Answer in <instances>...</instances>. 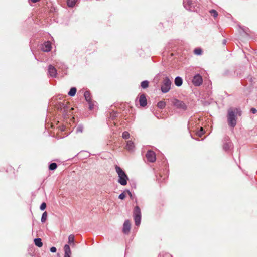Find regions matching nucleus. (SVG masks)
Segmentation results:
<instances>
[{"mask_svg":"<svg viewBox=\"0 0 257 257\" xmlns=\"http://www.w3.org/2000/svg\"><path fill=\"white\" fill-rule=\"evenodd\" d=\"M115 170L118 175L119 179L118 181L119 183L121 185H126L127 184V180L128 179L127 175L122 169L118 166H116Z\"/></svg>","mask_w":257,"mask_h":257,"instance_id":"f03ea898","label":"nucleus"},{"mask_svg":"<svg viewBox=\"0 0 257 257\" xmlns=\"http://www.w3.org/2000/svg\"><path fill=\"white\" fill-rule=\"evenodd\" d=\"M141 216H134V220L135 222V224L137 226L140 225L141 222Z\"/></svg>","mask_w":257,"mask_h":257,"instance_id":"aec40b11","label":"nucleus"},{"mask_svg":"<svg viewBox=\"0 0 257 257\" xmlns=\"http://www.w3.org/2000/svg\"><path fill=\"white\" fill-rule=\"evenodd\" d=\"M146 157L148 160V161L150 162H154L156 161V154L152 151H148L146 154Z\"/></svg>","mask_w":257,"mask_h":257,"instance_id":"39448f33","label":"nucleus"},{"mask_svg":"<svg viewBox=\"0 0 257 257\" xmlns=\"http://www.w3.org/2000/svg\"><path fill=\"white\" fill-rule=\"evenodd\" d=\"M64 249L65 252L64 257H70L71 251L69 246L67 244L65 245Z\"/></svg>","mask_w":257,"mask_h":257,"instance_id":"9b49d317","label":"nucleus"},{"mask_svg":"<svg viewBox=\"0 0 257 257\" xmlns=\"http://www.w3.org/2000/svg\"><path fill=\"white\" fill-rule=\"evenodd\" d=\"M131 229V223L128 220H125L123 223V232L125 234H128L130 232Z\"/></svg>","mask_w":257,"mask_h":257,"instance_id":"0eeeda50","label":"nucleus"},{"mask_svg":"<svg viewBox=\"0 0 257 257\" xmlns=\"http://www.w3.org/2000/svg\"><path fill=\"white\" fill-rule=\"evenodd\" d=\"M194 53L196 55H200L202 53V50L200 48H196L194 49Z\"/></svg>","mask_w":257,"mask_h":257,"instance_id":"cd10ccee","label":"nucleus"},{"mask_svg":"<svg viewBox=\"0 0 257 257\" xmlns=\"http://www.w3.org/2000/svg\"><path fill=\"white\" fill-rule=\"evenodd\" d=\"M40 0H31V1L33 2V3H36L37 2H39L40 1Z\"/></svg>","mask_w":257,"mask_h":257,"instance_id":"4c0bfd02","label":"nucleus"},{"mask_svg":"<svg viewBox=\"0 0 257 257\" xmlns=\"http://www.w3.org/2000/svg\"><path fill=\"white\" fill-rule=\"evenodd\" d=\"M202 82V77L199 74L195 75L192 79V83L196 86H200Z\"/></svg>","mask_w":257,"mask_h":257,"instance_id":"423d86ee","label":"nucleus"},{"mask_svg":"<svg viewBox=\"0 0 257 257\" xmlns=\"http://www.w3.org/2000/svg\"><path fill=\"white\" fill-rule=\"evenodd\" d=\"M75 236L73 234H71L68 237V243L71 244L72 246H75L74 242Z\"/></svg>","mask_w":257,"mask_h":257,"instance_id":"4468645a","label":"nucleus"},{"mask_svg":"<svg viewBox=\"0 0 257 257\" xmlns=\"http://www.w3.org/2000/svg\"><path fill=\"white\" fill-rule=\"evenodd\" d=\"M46 208V204L44 202L42 203L40 206V209L42 210H44Z\"/></svg>","mask_w":257,"mask_h":257,"instance_id":"7c9ffc66","label":"nucleus"},{"mask_svg":"<svg viewBox=\"0 0 257 257\" xmlns=\"http://www.w3.org/2000/svg\"><path fill=\"white\" fill-rule=\"evenodd\" d=\"M57 165L56 163H52L49 165V169L51 170H54L57 168Z\"/></svg>","mask_w":257,"mask_h":257,"instance_id":"393cba45","label":"nucleus"},{"mask_svg":"<svg viewBox=\"0 0 257 257\" xmlns=\"http://www.w3.org/2000/svg\"><path fill=\"white\" fill-rule=\"evenodd\" d=\"M52 48L51 43L50 41L45 42L42 48V50L44 52H49L51 51Z\"/></svg>","mask_w":257,"mask_h":257,"instance_id":"6e6552de","label":"nucleus"},{"mask_svg":"<svg viewBox=\"0 0 257 257\" xmlns=\"http://www.w3.org/2000/svg\"><path fill=\"white\" fill-rule=\"evenodd\" d=\"M141 86L143 89L147 88L149 86V82L147 80L143 81L141 82Z\"/></svg>","mask_w":257,"mask_h":257,"instance_id":"4be33fe9","label":"nucleus"},{"mask_svg":"<svg viewBox=\"0 0 257 257\" xmlns=\"http://www.w3.org/2000/svg\"><path fill=\"white\" fill-rule=\"evenodd\" d=\"M126 192H127V194L129 195V196L130 197V198L133 199V195L131 193V192L128 191V190H126Z\"/></svg>","mask_w":257,"mask_h":257,"instance_id":"f704fd0d","label":"nucleus"},{"mask_svg":"<svg viewBox=\"0 0 257 257\" xmlns=\"http://www.w3.org/2000/svg\"><path fill=\"white\" fill-rule=\"evenodd\" d=\"M88 103H89V108L90 110H92L94 108V102H93L92 101H90V102H88Z\"/></svg>","mask_w":257,"mask_h":257,"instance_id":"c756f323","label":"nucleus"},{"mask_svg":"<svg viewBox=\"0 0 257 257\" xmlns=\"http://www.w3.org/2000/svg\"><path fill=\"white\" fill-rule=\"evenodd\" d=\"M6 172L7 173L14 174V169L11 166H9L6 168Z\"/></svg>","mask_w":257,"mask_h":257,"instance_id":"b1692460","label":"nucleus"},{"mask_svg":"<svg viewBox=\"0 0 257 257\" xmlns=\"http://www.w3.org/2000/svg\"><path fill=\"white\" fill-rule=\"evenodd\" d=\"M175 84L177 86H180L182 84V79L180 77H177L175 79Z\"/></svg>","mask_w":257,"mask_h":257,"instance_id":"dca6fc26","label":"nucleus"},{"mask_svg":"<svg viewBox=\"0 0 257 257\" xmlns=\"http://www.w3.org/2000/svg\"><path fill=\"white\" fill-rule=\"evenodd\" d=\"M139 104L142 107H145L147 105V99L145 94H142L140 96Z\"/></svg>","mask_w":257,"mask_h":257,"instance_id":"1a4fd4ad","label":"nucleus"},{"mask_svg":"<svg viewBox=\"0 0 257 257\" xmlns=\"http://www.w3.org/2000/svg\"><path fill=\"white\" fill-rule=\"evenodd\" d=\"M126 194H127L126 190H125L122 193L120 194L119 195V197H118L119 199H121V200L124 199L126 197Z\"/></svg>","mask_w":257,"mask_h":257,"instance_id":"bb28decb","label":"nucleus"},{"mask_svg":"<svg viewBox=\"0 0 257 257\" xmlns=\"http://www.w3.org/2000/svg\"><path fill=\"white\" fill-rule=\"evenodd\" d=\"M135 145L132 141H128L126 143L125 148L128 150H132L134 148Z\"/></svg>","mask_w":257,"mask_h":257,"instance_id":"f8f14e48","label":"nucleus"},{"mask_svg":"<svg viewBox=\"0 0 257 257\" xmlns=\"http://www.w3.org/2000/svg\"><path fill=\"white\" fill-rule=\"evenodd\" d=\"M134 216H141V212L140 208L138 206H136L134 210Z\"/></svg>","mask_w":257,"mask_h":257,"instance_id":"ddd939ff","label":"nucleus"},{"mask_svg":"<svg viewBox=\"0 0 257 257\" xmlns=\"http://www.w3.org/2000/svg\"><path fill=\"white\" fill-rule=\"evenodd\" d=\"M77 89L75 87H72L68 92V94L71 96H73L75 95Z\"/></svg>","mask_w":257,"mask_h":257,"instance_id":"a211bd4d","label":"nucleus"},{"mask_svg":"<svg viewBox=\"0 0 257 257\" xmlns=\"http://www.w3.org/2000/svg\"><path fill=\"white\" fill-rule=\"evenodd\" d=\"M56 248L55 247H52L51 248H50V251L51 252H56Z\"/></svg>","mask_w":257,"mask_h":257,"instance_id":"2f4dec72","label":"nucleus"},{"mask_svg":"<svg viewBox=\"0 0 257 257\" xmlns=\"http://www.w3.org/2000/svg\"><path fill=\"white\" fill-rule=\"evenodd\" d=\"M166 106L165 102L163 101H160L157 103V107L160 109L164 108Z\"/></svg>","mask_w":257,"mask_h":257,"instance_id":"6ab92c4d","label":"nucleus"},{"mask_svg":"<svg viewBox=\"0 0 257 257\" xmlns=\"http://www.w3.org/2000/svg\"><path fill=\"white\" fill-rule=\"evenodd\" d=\"M47 218V212L45 211L43 213L42 217H41L42 222L44 223L46 221Z\"/></svg>","mask_w":257,"mask_h":257,"instance_id":"5701e85b","label":"nucleus"},{"mask_svg":"<svg viewBox=\"0 0 257 257\" xmlns=\"http://www.w3.org/2000/svg\"><path fill=\"white\" fill-rule=\"evenodd\" d=\"M235 113L238 114L239 116H241V111L239 109L237 108H231L228 110L227 115V122L229 126L232 128H234L236 124Z\"/></svg>","mask_w":257,"mask_h":257,"instance_id":"f257e3e1","label":"nucleus"},{"mask_svg":"<svg viewBox=\"0 0 257 257\" xmlns=\"http://www.w3.org/2000/svg\"><path fill=\"white\" fill-rule=\"evenodd\" d=\"M224 149L225 150H227L229 149V145L226 144H225L224 145Z\"/></svg>","mask_w":257,"mask_h":257,"instance_id":"c9c22d12","label":"nucleus"},{"mask_svg":"<svg viewBox=\"0 0 257 257\" xmlns=\"http://www.w3.org/2000/svg\"><path fill=\"white\" fill-rule=\"evenodd\" d=\"M250 111L253 114H255L257 112V110L254 108H252L251 109Z\"/></svg>","mask_w":257,"mask_h":257,"instance_id":"72a5a7b5","label":"nucleus"},{"mask_svg":"<svg viewBox=\"0 0 257 257\" xmlns=\"http://www.w3.org/2000/svg\"><path fill=\"white\" fill-rule=\"evenodd\" d=\"M48 72L51 77H56L57 75V70L56 68L52 65H49L48 68Z\"/></svg>","mask_w":257,"mask_h":257,"instance_id":"9d476101","label":"nucleus"},{"mask_svg":"<svg viewBox=\"0 0 257 257\" xmlns=\"http://www.w3.org/2000/svg\"><path fill=\"white\" fill-rule=\"evenodd\" d=\"M77 0H67V5L70 7H73L76 4Z\"/></svg>","mask_w":257,"mask_h":257,"instance_id":"412c9836","label":"nucleus"},{"mask_svg":"<svg viewBox=\"0 0 257 257\" xmlns=\"http://www.w3.org/2000/svg\"><path fill=\"white\" fill-rule=\"evenodd\" d=\"M172 103L175 107L178 109L186 110L187 108L186 105L183 101L177 99H173L172 100Z\"/></svg>","mask_w":257,"mask_h":257,"instance_id":"20e7f679","label":"nucleus"},{"mask_svg":"<svg viewBox=\"0 0 257 257\" xmlns=\"http://www.w3.org/2000/svg\"><path fill=\"white\" fill-rule=\"evenodd\" d=\"M77 131H79L80 132H82V128L80 127H78L77 128Z\"/></svg>","mask_w":257,"mask_h":257,"instance_id":"e433bc0d","label":"nucleus"},{"mask_svg":"<svg viewBox=\"0 0 257 257\" xmlns=\"http://www.w3.org/2000/svg\"><path fill=\"white\" fill-rule=\"evenodd\" d=\"M171 82L168 77H166L164 79L161 89L163 93L168 92L171 87Z\"/></svg>","mask_w":257,"mask_h":257,"instance_id":"7ed1b4c3","label":"nucleus"},{"mask_svg":"<svg viewBox=\"0 0 257 257\" xmlns=\"http://www.w3.org/2000/svg\"><path fill=\"white\" fill-rule=\"evenodd\" d=\"M35 244L39 247H41L43 246V243L41 238H36L34 239Z\"/></svg>","mask_w":257,"mask_h":257,"instance_id":"2eb2a0df","label":"nucleus"},{"mask_svg":"<svg viewBox=\"0 0 257 257\" xmlns=\"http://www.w3.org/2000/svg\"><path fill=\"white\" fill-rule=\"evenodd\" d=\"M209 12L212 15V16H213V17L214 18H216L218 16V12L214 9L211 10L209 11Z\"/></svg>","mask_w":257,"mask_h":257,"instance_id":"a878e982","label":"nucleus"},{"mask_svg":"<svg viewBox=\"0 0 257 257\" xmlns=\"http://www.w3.org/2000/svg\"><path fill=\"white\" fill-rule=\"evenodd\" d=\"M130 134L127 132H124L122 133V138L124 139H127L129 138Z\"/></svg>","mask_w":257,"mask_h":257,"instance_id":"c85d7f7f","label":"nucleus"},{"mask_svg":"<svg viewBox=\"0 0 257 257\" xmlns=\"http://www.w3.org/2000/svg\"><path fill=\"white\" fill-rule=\"evenodd\" d=\"M203 128L201 127L200 129V132L198 133V136H201L203 133Z\"/></svg>","mask_w":257,"mask_h":257,"instance_id":"473e14b6","label":"nucleus"},{"mask_svg":"<svg viewBox=\"0 0 257 257\" xmlns=\"http://www.w3.org/2000/svg\"><path fill=\"white\" fill-rule=\"evenodd\" d=\"M84 96L85 97V100L88 102L90 101H91V94L90 92L89 91H85L84 94Z\"/></svg>","mask_w":257,"mask_h":257,"instance_id":"f3484780","label":"nucleus"}]
</instances>
